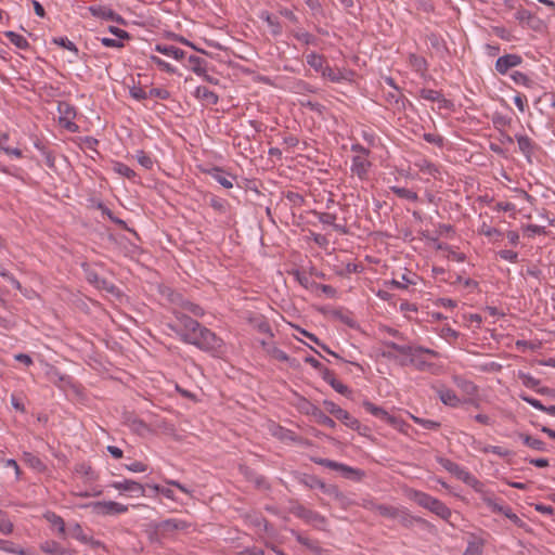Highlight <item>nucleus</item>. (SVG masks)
I'll list each match as a JSON object with an SVG mask.
<instances>
[{"label":"nucleus","mask_w":555,"mask_h":555,"mask_svg":"<svg viewBox=\"0 0 555 555\" xmlns=\"http://www.w3.org/2000/svg\"><path fill=\"white\" fill-rule=\"evenodd\" d=\"M168 326L180 340L194 345L201 350L219 352L223 347V340L220 337L183 312L175 311V321Z\"/></svg>","instance_id":"obj_1"},{"label":"nucleus","mask_w":555,"mask_h":555,"mask_svg":"<svg viewBox=\"0 0 555 555\" xmlns=\"http://www.w3.org/2000/svg\"><path fill=\"white\" fill-rule=\"evenodd\" d=\"M59 124L69 132H78L79 126L74 121L77 112L76 107L66 101L57 103Z\"/></svg>","instance_id":"obj_2"},{"label":"nucleus","mask_w":555,"mask_h":555,"mask_svg":"<svg viewBox=\"0 0 555 555\" xmlns=\"http://www.w3.org/2000/svg\"><path fill=\"white\" fill-rule=\"evenodd\" d=\"M80 507L92 508L93 513L99 516H112L125 514L128 512V506L115 501H98L80 505Z\"/></svg>","instance_id":"obj_3"},{"label":"nucleus","mask_w":555,"mask_h":555,"mask_svg":"<svg viewBox=\"0 0 555 555\" xmlns=\"http://www.w3.org/2000/svg\"><path fill=\"white\" fill-rule=\"evenodd\" d=\"M437 462L443 467L447 472L454 475L460 480L465 483L474 487L475 485H479V480H477L467 469L459 465L457 463L447 459V457H438Z\"/></svg>","instance_id":"obj_4"},{"label":"nucleus","mask_w":555,"mask_h":555,"mask_svg":"<svg viewBox=\"0 0 555 555\" xmlns=\"http://www.w3.org/2000/svg\"><path fill=\"white\" fill-rule=\"evenodd\" d=\"M323 404L330 414H332L338 421L343 422L347 427L351 429L359 428V421L354 418L348 411L341 409L333 401L325 400Z\"/></svg>","instance_id":"obj_5"},{"label":"nucleus","mask_w":555,"mask_h":555,"mask_svg":"<svg viewBox=\"0 0 555 555\" xmlns=\"http://www.w3.org/2000/svg\"><path fill=\"white\" fill-rule=\"evenodd\" d=\"M293 514L296 517L305 520L307 524L312 525L313 527H315L318 529H323L325 527L326 519L324 516H322L318 512L308 509V508L299 505L293 509Z\"/></svg>","instance_id":"obj_6"},{"label":"nucleus","mask_w":555,"mask_h":555,"mask_svg":"<svg viewBox=\"0 0 555 555\" xmlns=\"http://www.w3.org/2000/svg\"><path fill=\"white\" fill-rule=\"evenodd\" d=\"M371 167L372 163L369 160V156L353 155L351 157L350 171L353 176H357L359 180H369Z\"/></svg>","instance_id":"obj_7"},{"label":"nucleus","mask_w":555,"mask_h":555,"mask_svg":"<svg viewBox=\"0 0 555 555\" xmlns=\"http://www.w3.org/2000/svg\"><path fill=\"white\" fill-rule=\"evenodd\" d=\"M362 405L367 413L379 418L380 421H384L385 423L391 425L395 428L401 427L402 422L398 417L389 414L383 408L375 405L371 401H364Z\"/></svg>","instance_id":"obj_8"},{"label":"nucleus","mask_w":555,"mask_h":555,"mask_svg":"<svg viewBox=\"0 0 555 555\" xmlns=\"http://www.w3.org/2000/svg\"><path fill=\"white\" fill-rule=\"evenodd\" d=\"M322 77L335 83L351 82L354 77V72L348 68H332L328 65L323 72Z\"/></svg>","instance_id":"obj_9"},{"label":"nucleus","mask_w":555,"mask_h":555,"mask_svg":"<svg viewBox=\"0 0 555 555\" xmlns=\"http://www.w3.org/2000/svg\"><path fill=\"white\" fill-rule=\"evenodd\" d=\"M522 63V57L518 54H505L498 57L495 62V70L500 75H506L512 68L519 66Z\"/></svg>","instance_id":"obj_10"},{"label":"nucleus","mask_w":555,"mask_h":555,"mask_svg":"<svg viewBox=\"0 0 555 555\" xmlns=\"http://www.w3.org/2000/svg\"><path fill=\"white\" fill-rule=\"evenodd\" d=\"M109 486L118 491L128 492L134 496H143L145 493L144 487L132 479L113 481Z\"/></svg>","instance_id":"obj_11"},{"label":"nucleus","mask_w":555,"mask_h":555,"mask_svg":"<svg viewBox=\"0 0 555 555\" xmlns=\"http://www.w3.org/2000/svg\"><path fill=\"white\" fill-rule=\"evenodd\" d=\"M418 281L417 274L413 272L402 273L400 279H392L390 281H385L384 285L387 288H397V289H406L410 285H416Z\"/></svg>","instance_id":"obj_12"},{"label":"nucleus","mask_w":555,"mask_h":555,"mask_svg":"<svg viewBox=\"0 0 555 555\" xmlns=\"http://www.w3.org/2000/svg\"><path fill=\"white\" fill-rule=\"evenodd\" d=\"M474 490L480 494L482 502L491 508L492 512L502 513L505 505L498 502L494 495L483 488V485L479 481V485H475Z\"/></svg>","instance_id":"obj_13"},{"label":"nucleus","mask_w":555,"mask_h":555,"mask_svg":"<svg viewBox=\"0 0 555 555\" xmlns=\"http://www.w3.org/2000/svg\"><path fill=\"white\" fill-rule=\"evenodd\" d=\"M90 13L94 17H99L105 21H113L119 24H125V20L121 15L114 12L112 9L104 5H92L89 8Z\"/></svg>","instance_id":"obj_14"},{"label":"nucleus","mask_w":555,"mask_h":555,"mask_svg":"<svg viewBox=\"0 0 555 555\" xmlns=\"http://www.w3.org/2000/svg\"><path fill=\"white\" fill-rule=\"evenodd\" d=\"M427 41L438 57L444 59L449 54L447 42L440 35L430 33L427 35Z\"/></svg>","instance_id":"obj_15"},{"label":"nucleus","mask_w":555,"mask_h":555,"mask_svg":"<svg viewBox=\"0 0 555 555\" xmlns=\"http://www.w3.org/2000/svg\"><path fill=\"white\" fill-rule=\"evenodd\" d=\"M408 496L412 501H414L417 505L422 506L423 508L430 509V506L435 503L437 498L431 496L428 493H425L420 490L411 489L408 491Z\"/></svg>","instance_id":"obj_16"},{"label":"nucleus","mask_w":555,"mask_h":555,"mask_svg":"<svg viewBox=\"0 0 555 555\" xmlns=\"http://www.w3.org/2000/svg\"><path fill=\"white\" fill-rule=\"evenodd\" d=\"M395 519H398L399 522L406 528L412 527L414 524H425V519L412 515L408 508L403 506H399Z\"/></svg>","instance_id":"obj_17"},{"label":"nucleus","mask_w":555,"mask_h":555,"mask_svg":"<svg viewBox=\"0 0 555 555\" xmlns=\"http://www.w3.org/2000/svg\"><path fill=\"white\" fill-rule=\"evenodd\" d=\"M154 50L177 61H180L185 56V52L182 49L171 44L157 43Z\"/></svg>","instance_id":"obj_18"},{"label":"nucleus","mask_w":555,"mask_h":555,"mask_svg":"<svg viewBox=\"0 0 555 555\" xmlns=\"http://www.w3.org/2000/svg\"><path fill=\"white\" fill-rule=\"evenodd\" d=\"M437 395L443 404L451 408H456L461 403V400L455 391L450 388L441 387L437 390Z\"/></svg>","instance_id":"obj_19"},{"label":"nucleus","mask_w":555,"mask_h":555,"mask_svg":"<svg viewBox=\"0 0 555 555\" xmlns=\"http://www.w3.org/2000/svg\"><path fill=\"white\" fill-rule=\"evenodd\" d=\"M306 62L310 67H312L317 73H320L321 75L323 74L325 68L328 66L325 57L315 52L308 53L306 55Z\"/></svg>","instance_id":"obj_20"},{"label":"nucleus","mask_w":555,"mask_h":555,"mask_svg":"<svg viewBox=\"0 0 555 555\" xmlns=\"http://www.w3.org/2000/svg\"><path fill=\"white\" fill-rule=\"evenodd\" d=\"M186 528V521L176 518L166 519L158 525V529L163 533H170L178 530H184Z\"/></svg>","instance_id":"obj_21"},{"label":"nucleus","mask_w":555,"mask_h":555,"mask_svg":"<svg viewBox=\"0 0 555 555\" xmlns=\"http://www.w3.org/2000/svg\"><path fill=\"white\" fill-rule=\"evenodd\" d=\"M87 280L94 287H96L99 289H105L109 293H114V291L116 288L112 283H109L106 280L99 276V274L94 271H87Z\"/></svg>","instance_id":"obj_22"},{"label":"nucleus","mask_w":555,"mask_h":555,"mask_svg":"<svg viewBox=\"0 0 555 555\" xmlns=\"http://www.w3.org/2000/svg\"><path fill=\"white\" fill-rule=\"evenodd\" d=\"M40 550L51 555H70V552L64 548L60 543L53 540L44 541L40 544Z\"/></svg>","instance_id":"obj_23"},{"label":"nucleus","mask_w":555,"mask_h":555,"mask_svg":"<svg viewBox=\"0 0 555 555\" xmlns=\"http://www.w3.org/2000/svg\"><path fill=\"white\" fill-rule=\"evenodd\" d=\"M195 96L205 101L209 105H216L219 101L218 95L205 86H199L195 89Z\"/></svg>","instance_id":"obj_24"},{"label":"nucleus","mask_w":555,"mask_h":555,"mask_svg":"<svg viewBox=\"0 0 555 555\" xmlns=\"http://www.w3.org/2000/svg\"><path fill=\"white\" fill-rule=\"evenodd\" d=\"M189 68L198 75H206L207 62L197 55H190L188 57Z\"/></svg>","instance_id":"obj_25"},{"label":"nucleus","mask_w":555,"mask_h":555,"mask_svg":"<svg viewBox=\"0 0 555 555\" xmlns=\"http://www.w3.org/2000/svg\"><path fill=\"white\" fill-rule=\"evenodd\" d=\"M337 472H339L345 478L352 480H361L364 477V472L348 466L344 463H338Z\"/></svg>","instance_id":"obj_26"},{"label":"nucleus","mask_w":555,"mask_h":555,"mask_svg":"<svg viewBox=\"0 0 555 555\" xmlns=\"http://www.w3.org/2000/svg\"><path fill=\"white\" fill-rule=\"evenodd\" d=\"M337 472H339L345 478L352 480H361L364 477V472L348 466L344 463H338Z\"/></svg>","instance_id":"obj_27"},{"label":"nucleus","mask_w":555,"mask_h":555,"mask_svg":"<svg viewBox=\"0 0 555 555\" xmlns=\"http://www.w3.org/2000/svg\"><path fill=\"white\" fill-rule=\"evenodd\" d=\"M429 511L446 521H450L452 516V511L439 499H436Z\"/></svg>","instance_id":"obj_28"},{"label":"nucleus","mask_w":555,"mask_h":555,"mask_svg":"<svg viewBox=\"0 0 555 555\" xmlns=\"http://www.w3.org/2000/svg\"><path fill=\"white\" fill-rule=\"evenodd\" d=\"M210 176L219 183L221 184L223 188L225 189H231L233 188V177H231L230 175L225 173L222 169L220 168H214L211 171H210Z\"/></svg>","instance_id":"obj_29"},{"label":"nucleus","mask_w":555,"mask_h":555,"mask_svg":"<svg viewBox=\"0 0 555 555\" xmlns=\"http://www.w3.org/2000/svg\"><path fill=\"white\" fill-rule=\"evenodd\" d=\"M112 169L115 173L125 177L131 181H135L137 173L133 169L121 162H114L112 165Z\"/></svg>","instance_id":"obj_30"},{"label":"nucleus","mask_w":555,"mask_h":555,"mask_svg":"<svg viewBox=\"0 0 555 555\" xmlns=\"http://www.w3.org/2000/svg\"><path fill=\"white\" fill-rule=\"evenodd\" d=\"M0 551L15 555H27V552L22 546L4 539H0Z\"/></svg>","instance_id":"obj_31"},{"label":"nucleus","mask_w":555,"mask_h":555,"mask_svg":"<svg viewBox=\"0 0 555 555\" xmlns=\"http://www.w3.org/2000/svg\"><path fill=\"white\" fill-rule=\"evenodd\" d=\"M390 191L398 197L410 202H416L418 199L417 193L410 189L392 185L390 186Z\"/></svg>","instance_id":"obj_32"},{"label":"nucleus","mask_w":555,"mask_h":555,"mask_svg":"<svg viewBox=\"0 0 555 555\" xmlns=\"http://www.w3.org/2000/svg\"><path fill=\"white\" fill-rule=\"evenodd\" d=\"M4 36L9 39V41L12 44H14L18 49L26 50L29 48V42L27 41V39L15 31H7L4 33Z\"/></svg>","instance_id":"obj_33"},{"label":"nucleus","mask_w":555,"mask_h":555,"mask_svg":"<svg viewBox=\"0 0 555 555\" xmlns=\"http://www.w3.org/2000/svg\"><path fill=\"white\" fill-rule=\"evenodd\" d=\"M406 357L409 358L410 364H412L420 371H424L429 366V363L422 358V354H420L417 352V350H414L413 346H412V352L408 353Z\"/></svg>","instance_id":"obj_34"},{"label":"nucleus","mask_w":555,"mask_h":555,"mask_svg":"<svg viewBox=\"0 0 555 555\" xmlns=\"http://www.w3.org/2000/svg\"><path fill=\"white\" fill-rule=\"evenodd\" d=\"M44 518L47 519L48 522H50L53 527L57 529V532L60 534H65V522L61 516L56 515L53 512H48L44 514Z\"/></svg>","instance_id":"obj_35"},{"label":"nucleus","mask_w":555,"mask_h":555,"mask_svg":"<svg viewBox=\"0 0 555 555\" xmlns=\"http://www.w3.org/2000/svg\"><path fill=\"white\" fill-rule=\"evenodd\" d=\"M478 232L479 234L489 237L493 242L500 241L503 236V233L500 230L492 228L485 222L480 225Z\"/></svg>","instance_id":"obj_36"},{"label":"nucleus","mask_w":555,"mask_h":555,"mask_svg":"<svg viewBox=\"0 0 555 555\" xmlns=\"http://www.w3.org/2000/svg\"><path fill=\"white\" fill-rule=\"evenodd\" d=\"M520 439L525 446H527L533 450H537V451H545L546 450V444L538 438H534L529 435H520Z\"/></svg>","instance_id":"obj_37"},{"label":"nucleus","mask_w":555,"mask_h":555,"mask_svg":"<svg viewBox=\"0 0 555 555\" xmlns=\"http://www.w3.org/2000/svg\"><path fill=\"white\" fill-rule=\"evenodd\" d=\"M149 62L152 65L157 66L162 72L168 73V74H176V67L172 66L170 63L164 61L157 55H150Z\"/></svg>","instance_id":"obj_38"},{"label":"nucleus","mask_w":555,"mask_h":555,"mask_svg":"<svg viewBox=\"0 0 555 555\" xmlns=\"http://www.w3.org/2000/svg\"><path fill=\"white\" fill-rule=\"evenodd\" d=\"M25 463L37 472H43L46 469V465L36 455L29 452L24 453Z\"/></svg>","instance_id":"obj_39"},{"label":"nucleus","mask_w":555,"mask_h":555,"mask_svg":"<svg viewBox=\"0 0 555 555\" xmlns=\"http://www.w3.org/2000/svg\"><path fill=\"white\" fill-rule=\"evenodd\" d=\"M515 139H516L519 150L522 154H525V155L531 154L533 143L529 137H527L525 134H516Z\"/></svg>","instance_id":"obj_40"},{"label":"nucleus","mask_w":555,"mask_h":555,"mask_svg":"<svg viewBox=\"0 0 555 555\" xmlns=\"http://www.w3.org/2000/svg\"><path fill=\"white\" fill-rule=\"evenodd\" d=\"M409 63L417 73L426 72L428 67L426 60L414 53L409 55Z\"/></svg>","instance_id":"obj_41"},{"label":"nucleus","mask_w":555,"mask_h":555,"mask_svg":"<svg viewBox=\"0 0 555 555\" xmlns=\"http://www.w3.org/2000/svg\"><path fill=\"white\" fill-rule=\"evenodd\" d=\"M69 534L81 543H87L88 534L83 531L82 527L78 522L69 525Z\"/></svg>","instance_id":"obj_42"},{"label":"nucleus","mask_w":555,"mask_h":555,"mask_svg":"<svg viewBox=\"0 0 555 555\" xmlns=\"http://www.w3.org/2000/svg\"><path fill=\"white\" fill-rule=\"evenodd\" d=\"M438 249L448 251L447 257L450 260L456 262H464L466 260L465 254L454 250L451 246L447 244H439Z\"/></svg>","instance_id":"obj_43"},{"label":"nucleus","mask_w":555,"mask_h":555,"mask_svg":"<svg viewBox=\"0 0 555 555\" xmlns=\"http://www.w3.org/2000/svg\"><path fill=\"white\" fill-rule=\"evenodd\" d=\"M260 18L268 24V26L271 28L274 35H279L281 33V25L279 21L275 17H273L269 12H261Z\"/></svg>","instance_id":"obj_44"},{"label":"nucleus","mask_w":555,"mask_h":555,"mask_svg":"<svg viewBox=\"0 0 555 555\" xmlns=\"http://www.w3.org/2000/svg\"><path fill=\"white\" fill-rule=\"evenodd\" d=\"M137 162L144 168V169H152L154 166V159L151 155L146 154L144 151L139 150L135 152L134 155Z\"/></svg>","instance_id":"obj_45"},{"label":"nucleus","mask_w":555,"mask_h":555,"mask_svg":"<svg viewBox=\"0 0 555 555\" xmlns=\"http://www.w3.org/2000/svg\"><path fill=\"white\" fill-rule=\"evenodd\" d=\"M313 215L318 218V220L326 225H333L335 229H340L335 222H336V215L331 212H320V211H313Z\"/></svg>","instance_id":"obj_46"},{"label":"nucleus","mask_w":555,"mask_h":555,"mask_svg":"<svg viewBox=\"0 0 555 555\" xmlns=\"http://www.w3.org/2000/svg\"><path fill=\"white\" fill-rule=\"evenodd\" d=\"M386 101L397 108H404L405 106V99L400 94L399 90L387 93Z\"/></svg>","instance_id":"obj_47"},{"label":"nucleus","mask_w":555,"mask_h":555,"mask_svg":"<svg viewBox=\"0 0 555 555\" xmlns=\"http://www.w3.org/2000/svg\"><path fill=\"white\" fill-rule=\"evenodd\" d=\"M420 96L430 102H440L441 100H443V95L440 91L426 88L420 90Z\"/></svg>","instance_id":"obj_48"},{"label":"nucleus","mask_w":555,"mask_h":555,"mask_svg":"<svg viewBox=\"0 0 555 555\" xmlns=\"http://www.w3.org/2000/svg\"><path fill=\"white\" fill-rule=\"evenodd\" d=\"M301 482L310 489L319 488L320 490L326 492V485L315 476H305L301 479Z\"/></svg>","instance_id":"obj_49"},{"label":"nucleus","mask_w":555,"mask_h":555,"mask_svg":"<svg viewBox=\"0 0 555 555\" xmlns=\"http://www.w3.org/2000/svg\"><path fill=\"white\" fill-rule=\"evenodd\" d=\"M313 415L315 416L319 424L328 427V428H335L336 423L333 418H331L328 415H326L324 412H322L319 409H314Z\"/></svg>","instance_id":"obj_50"},{"label":"nucleus","mask_w":555,"mask_h":555,"mask_svg":"<svg viewBox=\"0 0 555 555\" xmlns=\"http://www.w3.org/2000/svg\"><path fill=\"white\" fill-rule=\"evenodd\" d=\"M53 42L70 52H73L76 56L78 55V52H79L78 48L67 37H56L53 39Z\"/></svg>","instance_id":"obj_51"},{"label":"nucleus","mask_w":555,"mask_h":555,"mask_svg":"<svg viewBox=\"0 0 555 555\" xmlns=\"http://www.w3.org/2000/svg\"><path fill=\"white\" fill-rule=\"evenodd\" d=\"M398 508L399 506L380 504L376 506V512L385 518L395 519Z\"/></svg>","instance_id":"obj_52"},{"label":"nucleus","mask_w":555,"mask_h":555,"mask_svg":"<svg viewBox=\"0 0 555 555\" xmlns=\"http://www.w3.org/2000/svg\"><path fill=\"white\" fill-rule=\"evenodd\" d=\"M416 166L420 168L421 171L434 177L439 172L437 166L427 159L420 160L418 163H416Z\"/></svg>","instance_id":"obj_53"},{"label":"nucleus","mask_w":555,"mask_h":555,"mask_svg":"<svg viewBox=\"0 0 555 555\" xmlns=\"http://www.w3.org/2000/svg\"><path fill=\"white\" fill-rule=\"evenodd\" d=\"M13 528L12 521L7 517V514L0 509V532L2 534H10L13 532Z\"/></svg>","instance_id":"obj_54"},{"label":"nucleus","mask_w":555,"mask_h":555,"mask_svg":"<svg viewBox=\"0 0 555 555\" xmlns=\"http://www.w3.org/2000/svg\"><path fill=\"white\" fill-rule=\"evenodd\" d=\"M455 383H456L457 387H460L467 395H472L473 396L477 391V387L474 385L473 382H469V380L464 379V378L456 377L455 378Z\"/></svg>","instance_id":"obj_55"},{"label":"nucleus","mask_w":555,"mask_h":555,"mask_svg":"<svg viewBox=\"0 0 555 555\" xmlns=\"http://www.w3.org/2000/svg\"><path fill=\"white\" fill-rule=\"evenodd\" d=\"M483 548V543L481 541H469L464 555H481Z\"/></svg>","instance_id":"obj_56"},{"label":"nucleus","mask_w":555,"mask_h":555,"mask_svg":"<svg viewBox=\"0 0 555 555\" xmlns=\"http://www.w3.org/2000/svg\"><path fill=\"white\" fill-rule=\"evenodd\" d=\"M181 307L195 317L204 315V309L201 306H198L194 302H191L189 300H182Z\"/></svg>","instance_id":"obj_57"},{"label":"nucleus","mask_w":555,"mask_h":555,"mask_svg":"<svg viewBox=\"0 0 555 555\" xmlns=\"http://www.w3.org/2000/svg\"><path fill=\"white\" fill-rule=\"evenodd\" d=\"M411 417L414 421V423H416L417 425L422 426L425 429L435 430V429H438L440 427V423H438L436 421L421 418V417H417V416H414V415H411Z\"/></svg>","instance_id":"obj_58"},{"label":"nucleus","mask_w":555,"mask_h":555,"mask_svg":"<svg viewBox=\"0 0 555 555\" xmlns=\"http://www.w3.org/2000/svg\"><path fill=\"white\" fill-rule=\"evenodd\" d=\"M267 352L275 360L278 361H281V362H287L289 360V357L287 356V353L285 351H283L282 349L275 347V346H272V347H269L267 349Z\"/></svg>","instance_id":"obj_59"},{"label":"nucleus","mask_w":555,"mask_h":555,"mask_svg":"<svg viewBox=\"0 0 555 555\" xmlns=\"http://www.w3.org/2000/svg\"><path fill=\"white\" fill-rule=\"evenodd\" d=\"M511 79L518 86H526L528 87L530 85V79L529 77L525 74V73H521V72H518V70H514L512 74H511Z\"/></svg>","instance_id":"obj_60"},{"label":"nucleus","mask_w":555,"mask_h":555,"mask_svg":"<svg viewBox=\"0 0 555 555\" xmlns=\"http://www.w3.org/2000/svg\"><path fill=\"white\" fill-rule=\"evenodd\" d=\"M76 473L87 477L88 480H94L95 479L94 472L91 468V466L88 465V464H85V463L79 464L76 467Z\"/></svg>","instance_id":"obj_61"},{"label":"nucleus","mask_w":555,"mask_h":555,"mask_svg":"<svg viewBox=\"0 0 555 555\" xmlns=\"http://www.w3.org/2000/svg\"><path fill=\"white\" fill-rule=\"evenodd\" d=\"M387 347L405 357L408 353L412 352V346L409 345H399L397 343L389 341L387 343Z\"/></svg>","instance_id":"obj_62"},{"label":"nucleus","mask_w":555,"mask_h":555,"mask_svg":"<svg viewBox=\"0 0 555 555\" xmlns=\"http://www.w3.org/2000/svg\"><path fill=\"white\" fill-rule=\"evenodd\" d=\"M498 256L508 262L515 263L518 260V254L511 249H502L498 251Z\"/></svg>","instance_id":"obj_63"},{"label":"nucleus","mask_w":555,"mask_h":555,"mask_svg":"<svg viewBox=\"0 0 555 555\" xmlns=\"http://www.w3.org/2000/svg\"><path fill=\"white\" fill-rule=\"evenodd\" d=\"M149 98H157L167 100L170 98V92L164 88H152L149 92Z\"/></svg>","instance_id":"obj_64"}]
</instances>
